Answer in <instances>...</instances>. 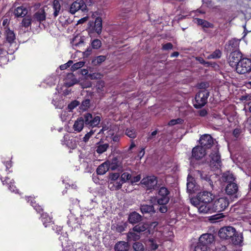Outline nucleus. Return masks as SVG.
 Segmentation results:
<instances>
[{"label": "nucleus", "instance_id": "5", "mask_svg": "<svg viewBox=\"0 0 251 251\" xmlns=\"http://www.w3.org/2000/svg\"><path fill=\"white\" fill-rule=\"evenodd\" d=\"M83 117L85 125L91 127L98 126L101 121V117L100 116L93 115L89 113L84 114Z\"/></svg>", "mask_w": 251, "mask_h": 251}, {"label": "nucleus", "instance_id": "12", "mask_svg": "<svg viewBox=\"0 0 251 251\" xmlns=\"http://www.w3.org/2000/svg\"><path fill=\"white\" fill-rule=\"evenodd\" d=\"M86 9V5L83 0H77L71 5L70 12L74 14L77 11L81 10L84 11Z\"/></svg>", "mask_w": 251, "mask_h": 251}, {"label": "nucleus", "instance_id": "2", "mask_svg": "<svg viewBox=\"0 0 251 251\" xmlns=\"http://www.w3.org/2000/svg\"><path fill=\"white\" fill-rule=\"evenodd\" d=\"M218 235L222 239H231L232 243L234 245H240L243 241L242 234L238 233L232 226H225L220 228Z\"/></svg>", "mask_w": 251, "mask_h": 251}, {"label": "nucleus", "instance_id": "18", "mask_svg": "<svg viewBox=\"0 0 251 251\" xmlns=\"http://www.w3.org/2000/svg\"><path fill=\"white\" fill-rule=\"evenodd\" d=\"M205 153V150L200 146L196 147L192 150V156L196 159L201 158Z\"/></svg>", "mask_w": 251, "mask_h": 251}, {"label": "nucleus", "instance_id": "60", "mask_svg": "<svg viewBox=\"0 0 251 251\" xmlns=\"http://www.w3.org/2000/svg\"><path fill=\"white\" fill-rule=\"evenodd\" d=\"M183 122V120L180 118H178L176 119H173L171 120L169 123V126H174L175 125L178 124H181Z\"/></svg>", "mask_w": 251, "mask_h": 251}, {"label": "nucleus", "instance_id": "15", "mask_svg": "<svg viewBox=\"0 0 251 251\" xmlns=\"http://www.w3.org/2000/svg\"><path fill=\"white\" fill-rule=\"evenodd\" d=\"M61 142L62 145H65L71 149H75L77 147V142L75 138L73 137H69L68 135H65L64 136Z\"/></svg>", "mask_w": 251, "mask_h": 251}, {"label": "nucleus", "instance_id": "58", "mask_svg": "<svg viewBox=\"0 0 251 251\" xmlns=\"http://www.w3.org/2000/svg\"><path fill=\"white\" fill-rule=\"evenodd\" d=\"M196 23L199 25H202L204 27H209V23L201 19H196Z\"/></svg>", "mask_w": 251, "mask_h": 251}, {"label": "nucleus", "instance_id": "4", "mask_svg": "<svg viewBox=\"0 0 251 251\" xmlns=\"http://www.w3.org/2000/svg\"><path fill=\"white\" fill-rule=\"evenodd\" d=\"M209 96V92L206 90L200 91L195 96V101L194 106L196 108L203 106L207 102Z\"/></svg>", "mask_w": 251, "mask_h": 251}, {"label": "nucleus", "instance_id": "27", "mask_svg": "<svg viewBox=\"0 0 251 251\" xmlns=\"http://www.w3.org/2000/svg\"><path fill=\"white\" fill-rule=\"evenodd\" d=\"M129 245L127 242L120 241L115 246V250L117 251H127Z\"/></svg>", "mask_w": 251, "mask_h": 251}, {"label": "nucleus", "instance_id": "9", "mask_svg": "<svg viewBox=\"0 0 251 251\" xmlns=\"http://www.w3.org/2000/svg\"><path fill=\"white\" fill-rule=\"evenodd\" d=\"M141 183L147 189H154L157 183V180L156 177L154 176H147L142 179Z\"/></svg>", "mask_w": 251, "mask_h": 251}, {"label": "nucleus", "instance_id": "26", "mask_svg": "<svg viewBox=\"0 0 251 251\" xmlns=\"http://www.w3.org/2000/svg\"><path fill=\"white\" fill-rule=\"evenodd\" d=\"M109 170L108 162L106 161L98 167L97 173L98 175H102L105 174Z\"/></svg>", "mask_w": 251, "mask_h": 251}, {"label": "nucleus", "instance_id": "62", "mask_svg": "<svg viewBox=\"0 0 251 251\" xmlns=\"http://www.w3.org/2000/svg\"><path fill=\"white\" fill-rule=\"evenodd\" d=\"M126 226V224L123 225H118L117 227V230L119 232H122L125 230Z\"/></svg>", "mask_w": 251, "mask_h": 251}, {"label": "nucleus", "instance_id": "16", "mask_svg": "<svg viewBox=\"0 0 251 251\" xmlns=\"http://www.w3.org/2000/svg\"><path fill=\"white\" fill-rule=\"evenodd\" d=\"M107 161L108 162V166L109 167V169L112 171H122L123 166L122 162L116 157H114L112 160H108Z\"/></svg>", "mask_w": 251, "mask_h": 251}, {"label": "nucleus", "instance_id": "35", "mask_svg": "<svg viewBox=\"0 0 251 251\" xmlns=\"http://www.w3.org/2000/svg\"><path fill=\"white\" fill-rule=\"evenodd\" d=\"M195 187V184L193 181V178L190 177L189 176H188L187 183V190L189 193H192L194 191Z\"/></svg>", "mask_w": 251, "mask_h": 251}, {"label": "nucleus", "instance_id": "24", "mask_svg": "<svg viewBox=\"0 0 251 251\" xmlns=\"http://www.w3.org/2000/svg\"><path fill=\"white\" fill-rule=\"evenodd\" d=\"M142 217L138 213L133 212L128 216V221L131 224H136L141 221Z\"/></svg>", "mask_w": 251, "mask_h": 251}, {"label": "nucleus", "instance_id": "28", "mask_svg": "<svg viewBox=\"0 0 251 251\" xmlns=\"http://www.w3.org/2000/svg\"><path fill=\"white\" fill-rule=\"evenodd\" d=\"M27 14V9L24 6L18 7L14 11V14L17 17H24Z\"/></svg>", "mask_w": 251, "mask_h": 251}, {"label": "nucleus", "instance_id": "13", "mask_svg": "<svg viewBox=\"0 0 251 251\" xmlns=\"http://www.w3.org/2000/svg\"><path fill=\"white\" fill-rule=\"evenodd\" d=\"M33 21L35 25H39L43 21L46 20V15L45 10L43 8L39 9L35 12L33 16Z\"/></svg>", "mask_w": 251, "mask_h": 251}, {"label": "nucleus", "instance_id": "7", "mask_svg": "<svg viewBox=\"0 0 251 251\" xmlns=\"http://www.w3.org/2000/svg\"><path fill=\"white\" fill-rule=\"evenodd\" d=\"M170 192L165 187H161L158 191L157 202L158 204H167L170 200Z\"/></svg>", "mask_w": 251, "mask_h": 251}, {"label": "nucleus", "instance_id": "37", "mask_svg": "<svg viewBox=\"0 0 251 251\" xmlns=\"http://www.w3.org/2000/svg\"><path fill=\"white\" fill-rule=\"evenodd\" d=\"M53 11V15L55 17H56L60 11L61 6L58 0H54L52 4Z\"/></svg>", "mask_w": 251, "mask_h": 251}, {"label": "nucleus", "instance_id": "41", "mask_svg": "<svg viewBox=\"0 0 251 251\" xmlns=\"http://www.w3.org/2000/svg\"><path fill=\"white\" fill-rule=\"evenodd\" d=\"M148 227L146 224H139L133 228V230L137 232H141L145 231Z\"/></svg>", "mask_w": 251, "mask_h": 251}, {"label": "nucleus", "instance_id": "25", "mask_svg": "<svg viewBox=\"0 0 251 251\" xmlns=\"http://www.w3.org/2000/svg\"><path fill=\"white\" fill-rule=\"evenodd\" d=\"M238 191V186L235 183H228L226 189V193L229 195H232L236 193Z\"/></svg>", "mask_w": 251, "mask_h": 251}, {"label": "nucleus", "instance_id": "43", "mask_svg": "<svg viewBox=\"0 0 251 251\" xmlns=\"http://www.w3.org/2000/svg\"><path fill=\"white\" fill-rule=\"evenodd\" d=\"M106 59V57L104 55H100L95 57L93 60L92 63L95 65H98L104 62Z\"/></svg>", "mask_w": 251, "mask_h": 251}, {"label": "nucleus", "instance_id": "29", "mask_svg": "<svg viewBox=\"0 0 251 251\" xmlns=\"http://www.w3.org/2000/svg\"><path fill=\"white\" fill-rule=\"evenodd\" d=\"M140 210L143 214H151L155 212L154 207L152 205H142L140 207Z\"/></svg>", "mask_w": 251, "mask_h": 251}, {"label": "nucleus", "instance_id": "38", "mask_svg": "<svg viewBox=\"0 0 251 251\" xmlns=\"http://www.w3.org/2000/svg\"><path fill=\"white\" fill-rule=\"evenodd\" d=\"M32 21V17H31L29 16H27L23 19L21 24L23 26L27 27L31 24L35 25L34 22Z\"/></svg>", "mask_w": 251, "mask_h": 251}, {"label": "nucleus", "instance_id": "40", "mask_svg": "<svg viewBox=\"0 0 251 251\" xmlns=\"http://www.w3.org/2000/svg\"><path fill=\"white\" fill-rule=\"evenodd\" d=\"M193 251H210V249L207 245L198 242Z\"/></svg>", "mask_w": 251, "mask_h": 251}, {"label": "nucleus", "instance_id": "61", "mask_svg": "<svg viewBox=\"0 0 251 251\" xmlns=\"http://www.w3.org/2000/svg\"><path fill=\"white\" fill-rule=\"evenodd\" d=\"M120 176V175L119 173H113L111 174L109 176V178L111 182H114Z\"/></svg>", "mask_w": 251, "mask_h": 251}, {"label": "nucleus", "instance_id": "49", "mask_svg": "<svg viewBox=\"0 0 251 251\" xmlns=\"http://www.w3.org/2000/svg\"><path fill=\"white\" fill-rule=\"evenodd\" d=\"M85 64L84 61H81L73 64L71 67V70L75 71L77 69L82 68Z\"/></svg>", "mask_w": 251, "mask_h": 251}, {"label": "nucleus", "instance_id": "63", "mask_svg": "<svg viewBox=\"0 0 251 251\" xmlns=\"http://www.w3.org/2000/svg\"><path fill=\"white\" fill-rule=\"evenodd\" d=\"M159 205L160 206V207L159 208V211L161 213H166L167 211V210H168L167 207L166 205V204H159Z\"/></svg>", "mask_w": 251, "mask_h": 251}, {"label": "nucleus", "instance_id": "53", "mask_svg": "<svg viewBox=\"0 0 251 251\" xmlns=\"http://www.w3.org/2000/svg\"><path fill=\"white\" fill-rule=\"evenodd\" d=\"M133 248L135 251H143L144 247L143 245L139 242H136L133 245Z\"/></svg>", "mask_w": 251, "mask_h": 251}, {"label": "nucleus", "instance_id": "3", "mask_svg": "<svg viewBox=\"0 0 251 251\" xmlns=\"http://www.w3.org/2000/svg\"><path fill=\"white\" fill-rule=\"evenodd\" d=\"M193 205L195 206L200 213L207 214L214 212L213 203H204L197 201L191 200Z\"/></svg>", "mask_w": 251, "mask_h": 251}, {"label": "nucleus", "instance_id": "51", "mask_svg": "<svg viewBox=\"0 0 251 251\" xmlns=\"http://www.w3.org/2000/svg\"><path fill=\"white\" fill-rule=\"evenodd\" d=\"M124 183L127 180H130L131 179V175L127 172L124 173L122 174L120 178Z\"/></svg>", "mask_w": 251, "mask_h": 251}, {"label": "nucleus", "instance_id": "64", "mask_svg": "<svg viewBox=\"0 0 251 251\" xmlns=\"http://www.w3.org/2000/svg\"><path fill=\"white\" fill-rule=\"evenodd\" d=\"M173 48V45L171 43H168L163 45L162 49L164 50H169Z\"/></svg>", "mask_w": 251, "mask_h": 251}, {"label": "nucleus", "instance_id": "22", "mask_svg": "<svg viewBox=\"0 0 251 251\" xmlns=\"http://www.w3.org/2000/svg\"><path fill=\"white\" fill-rule=\"evenodd\" d=\"M78 82L77 80L72 74H69L67 75L64 84L66 87H71Z\"/></svg>", "mask_w": 251, "mask_h": 251}, {"label": "nucleus", "instance_id": "14", "mask_svg": "<svg viewBox=\"0 0 251 251\" xmlns=\"http://www.w3.org/2000/svg\"><path fill=\"white\" fill-rule=\"evenodd\" d=\"M160 242V239L156 235L149 238L147 242V246L148 249V251H155L156 250Z\"/></svg>", "mask_w": 251, "mask_h": 251}, {"label": "nucleus", "instance_id": "31", "mask_svg": "<svg viewBox=\"0 0 251 251\" xmlns=\"http://www.w3.org/2000/svg\"><path fill=\"white\" fill-rule=\"evenodd\" d=\"M5 37L6 41L11 44L13 43L16 39L15 34L13 31L10 30L9 28L5 30Z\"/></svg>", "mask_w": 251, "mask_h": 251}, {"label": "nucleus", "instance_id": "36", "mask_svg": "<svg viewBox=\"0 0 251 251\" xmlns=\"http://www.w3.org/2000/svg\"><path fill=\"white\" fill-rule=\"evenodd\" d=\"M72 46L75 49H76L77 47L81 46L84 44L83 39L80 37H75L72 42Z\"/></svg>", "mask_w": 251, "mask_h": 251}, {"label": "nucleus", "instance_id": "54", "mask_svg": "<svg viewBox=\"0 0 251 251\" xmlns=\"http://www.w3.org/2000/svg\"><path fill=\"white\" fill-rule=\"evenodd\" d=\"M104 87V82L100 80L99 81L96 85L97 90L98 92H101L103 91V88Z\"/></svg>", "mask_w": 251, "mask_h": 251}, {"label": "nucleus", "instance_id": "1", "mask_svg": "<svg viewBox=\"0 0 251 251\" xmlns=\"http://www.w3.org/2000/svg\"><path fill=\"white\" fill-rule=\"evenodd\" d=\"M201 147L206 150L210 148H212V152L210 154V166L211 167H215L219 168L221 164V156L219 152V149L216 143L212 137L208 134H205L201 136L200 139Z\"/></svg>", "mask_w": 251, "mask_h": 251}, {"label": "nucleus", "instance_id": "48", "mask_svg": "<svg viewBox=\"0 0 251 251\" xmlns=\"http://www.w3.org/2000/svg\"><path fill=\"white\" fill-rule=\"evenodd\" d=\"M7 55V52L5 50L0 48V64H2L6 61Z\"/></svg>", "mask_w": 251, "mask_h": 251}, {"label": "nucleus", "instance_id": "6", "mask_svg": "<svg viewBox=\"0 0 251 251\" xmlns=\"http://www.w3.org/2000/svg\"><path fill=\"white\" fill-rule=\"evenodd\" d=\"M235 68L237 73L240 74L251 71V60L247 58L242 59Z\"/></svg>", "mask_w": 251, "mask_h": 251}, {"label": "nucleus", "instance_id": "59", "mask_svg": "<svg viewBox=\"0 0 251 251\" xmlns=\"http://www.w3.org/2000/svg\"><path fill=\"white\" fill-rule=\"evenodd\" d=\"M126 134L131 138H134L136 137L135 131L133 129H127L126 130Z\"/></svg>", "mask_w": 251, "mask_h": 251}, {"label": "nucleus", "instance_id": "17", "mask_svg": "<svg viewBox=\"0 0 251 251\" xmlns=\"http://www.w3.org/2000/svg\"><path fill=\"white\" fill-rule=\"evenodd\" d=\"M214 241V236L212 234L210 233H206L203 234L199 238V243L207 245L209 247V245H210Z\"/></svg>", "mask_w": 251, "mask_h": 251}, {"label": "nucleus", "instance_id": "45", "mask_svg": "<svg viewBox=\"0 0 251 251\" xmlns=\"http://www.w3.org/2000/svg\"><path fill=\"white\" fill-rule=\"evenodd\" d=\"M88 77L92 80L94 79H100L103 75L101 74L98 72H95L93 73H90L87 75Z\"/></svg>", "mask_w": 251, "mask_h": 251}, {"label": "nucleus", "instance_id": "39", "mask_svg": "<svg viewBox=\"0 0 251 251\" xmlns=\"http://www.w3.org/2000/svg\"><path fill=\"white\" fill-rule=\"evenodd\" d=\"M109 147L108 144L105 143L103 144H99L97 147L96 151L99 154H102L107 151Z\"/></svg>", "mask_w": 251, "mask_h": 251}, {"label": "nucleus", "instance_id": "56", "mask_svg": "<svg viewBox=\"0 0 251 251\" xmlns=\"http://www.w3.org/2000/svg\"><path fill=\"white\" fill-rule=\"evenodd\" d=\"M95 130H91L89 132L86 133L83 137V141L86 143L87 142L91 136L94 134Z\"/></svg>", "mask_w": 251, "mask_h": 251}, {"label": "nucleus", "instance_id": "23", "mask_svg": "<svg viewBox=\"0 0 251 251\" xmlns=\"http://www.w3.org/2000/svg\"><path fill=\"white\" fill-rule=\"evenodd\" d=\"M67 224L69 226L75 227L79 223V220L72 213H70L67 217Z\"/></svg>", "mask_w": 251, "mask_h": 251}, {"label": "nucleus", "instance_id": "34", "mask_svg": "<svg viewBox=\"0 0 251 251\" xmlns=\"http://www.w3.org/2000/svg\"><path fill=\"white\" fill-rule=\"evenodd\" d=\"M41 218L45 227H47L52 222L51 218L46 213H42Z\"/></svg>", "mask_w": 251, "mask_h": 251}, {"label": "nucleus", "instance_id": "55", "mask_svg": "<svg viewBox=\"0 0 251 251\" xmlns=\"http://www.w3.org/2000/svg\"><path fill=\"white\" fill-rule=\"evenodd\" d=\"M79 104V102L76 100L72 101L68 105V109L71 111Z\"/></svg>", "mask_w": 251, "mask_h": 251}, {"label": "nucleus", "instance_id": "30", "mask_svg": "<svg viewBox=\"0 0 251 251\" xmlns=\"http://www.w3.org/2000/svg\"><path fill=\"white\" fill-rule=\"evenodd\" d=\"M222 179L223 181L229 182V183L233 182L235 178L232 173L227 171L223 174Z\"/></svg>", "mask_w": 251, "mask_h": 251}, {"label": "nucleus", "instance_id": "46", "mask_svg": "<svg viewBox=\"0 0 251 251\" xmlns=\"http://www.w3.org/2000/svg\"><path fill=\"white\" fill-rule=\"evenodd\" d=\"M27 199V202H29L30 200V204L33 206V207L37 212H40L41 211H42V208L41 207V206L38 205L35 203V202H33L34 200H32L31 197H29Z\"/></svg>", "mask_w": 251, "mask_h": 251}, {"label": "nucleus", "instance_id": "57", "mask_svg": "<svg viewBox=\"0 0 251 251\" xmlns=\"http://www.w3.org/2000/svg\"><path fill=\"white\" fill-rule=\"evenodd\" d=\"M93 48L98 49L101 47V41L99 39H95L93 40L91 43Z\"/></svg>", "mask_w": 251, "mask_h": 251}, {"label": "nucleus", "instance_id": "44", "mask_svg": "<svg viewBox=\"0 0 251 251\" xmlns=\"http://www.w3.org/2000/svg\"><path fill=\"white\" fill-rule=\"evenodd\" d=\"M221 51L219 50H216L212 53L208 55L206 58L208 59L219 58L221 57Z\"/></svg>", "mask_w": 251, "mask_h": 251}, {"label": "nucleus", "instance_id": "11", "mask_svg": "<svg viewBox=\"0 0 251 251\" xmlns=\"http://www.w3.org/2000/svg\"><path fill=\"white\" fill-rule=\"evenodd\" d=\"M242 54L239 50H235L230 53L229 57V64L232 68L238 64V63L242 59Z\"/></svg>", "mask_w": 251, "mask_h": 251}, {"label": "nucleus", "instance_id": "47", "mask_svg": "<svg viewBox=\"0 0 251 251\" xmlns=\"http://www.w3.org/2000/svg\"><path fill=\"white\" fill-rule=\"evenodd\" d=\"M127 236L129 241H136L140 238V236L138 234L131 231L128 233Z\"/></svg>", "mask_w": 251, "mask_h": 251}, {"label": "nucleus", "instance_id": "42", "mask_svg": "<svg viewBox=\"0 0 251 251\" xmlns=\"http://www.w3.org/2000/svg\"><path fill=\"white\" fill-rule=\"evenodd\" d=\"M223 214H218L212 215L210 217L209 220L212 223H216L221 221L224 218Z\"/></svg>", "mask_w": 251, "mask_h": 251}, {"label": "nucleus", "instance_id": "8", "mask_svg": "<svg viewBox=\"0 0 251 251\" xmlns=\"http://www.w3.org/2000/svg\"><path fill=\"white\" fill-rule=\"evenodd\" d=\"M214 196L213 194L207 191H203L198 194L196 199H192L191 200L197 201L204 203H212Z\"/></svg>", "mask_w": 251, "mask_h": 251}, {"label": "nucleus", "instance_id": "20", "mask_svg": "<svg viewBox=\"0 0 251 251\" xmlns=\"http://www.w3.org/2000/svg\"><path fill=\"white\" fill-rule=\"evenodd\" d=\"M2 183L3 185H7L8 189L12 192L17 193L18 192V190L16 189V186L14 185V181L13 179L10 180L9 177H5L4 179L3 178H1Z\"/></svg>", "mask_w": 251, "mask_h": 251}, {"label": "nucleus", "instance_id": "50", "mask_svg": "<svg viewBox=\"0 0 251 251\" xmlns=\"http://www.w3.org/2000/svg\"><path fill=\"white\" fill-rule=\"evenodd\" d=\"M90 104V100L89 99H86L82 102L80 107V109L83 111H85L89 107Z\"/></svg>", "mask_w": 251, "mask_h": 251}, {"label": "nucleus", "instance_id": "19", "mask_svg": "<svg viewBox=\"0 0 251 251\" xmlns=\"http://www.w3.org/2000/svg\"><path fill=\"white\" fill-rule=\"evenodd\" d=\"M239 43L240 40L232 39L228 41L227 45H226V49L231 52L239 50Z\"/></svg>", "mask_w": 251, "mask_h": 251}, {"label": "nucleus", "instance_id": "21", "mask_svg": "<svg viewBox=\"0 0 251 251\" xmlns=\"http://www.w3.org/2000/svg\"><path fill=\"white\" fill-rule=\"evenodd\" d=\"M84 124L83 116L78 118L73 125L74 131L76 132H80L82 130Z\"/></svg>", "mask_w": 251, "mask_h": 251}, {"label": "nucleus", "instance_id": "10", "mask_svg": "<svg viewBox=\"0 0 251 251\" xmlns=\"http://www.w3.org/2000/svg\"><path fill=\"white\" fill-rule=\"evenodd\" d=\"M213 204L214 212H220L224 210L228 206L229 202L227 198L223 197L216 200Z\"/></svg>", "mask_w": 251, "mask_h": 251}, {"label": "nucleus", "instance_id": "33", "mask_svg": "<svg viewBox=\"0 0 251 251\" xmlns=\"http://www.w3.org/2000/svg\"><path fill=\"white\" fill-rule=\"evenodd\" d=\"M102 29V19L100 17H97L95 20L94 30L98 33L100 34Z\"/></svg>", "mask_w": 251, "mask_h": 251}, {"label": "nucleus", "instance_id": "52", "mask_svg": "<svg viewBox=\"0 0 251 251\" xmlns=\"http://www.w3.org/2000/svg\"><path fill=\"white\" fill-rule=\"evenodd\" d=\"M45 83L50 86L54 85L56 82V78L54 76H50L45 80Z\"/></svg>", "mask_w": 251, "mask_h": 251}, {"label": "nucleus", "instance_id": "32", "mask_svg": "<svg viewBox=\"0 0 251 251\" xmlns=\"http://www.w3.org/2000/svg\"><path fill=\"white\" fill-rule=\"evenodd\" d=\"M124 182L120 179L118 181L110 182L109 187L111 190H116L120 189Z\"/></svg>", "mask_w": 251, "mask_h": 251}]
</instances>
